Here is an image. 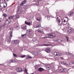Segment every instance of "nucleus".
Returning <instances> with one entry per match:
<instances>
[{
    "label": "nucleus",
    "mask_w": 74,
    "mask_h": 74,
    "mask_svg": "<svg viewBox=\"0 0 74 74\" xmlns=\"http://www.w3.org/2000/svg\"><path fill=\"white\" fill-rule=\"evenodd\" d=\"M56 18H57V21L58 25H62V23H63V20H62L61 17L59 16H58V15L57 14Z\"/></svg>",
    "instance_id": "obj_1"
},
{
    "label": "nucleus",
    "mask_w": 74,
    "mask_h": 74,
    "mask_svg": "<svg viewBox=\"0 0 74 74\" xmlns=\"http://www.w3.org/2000/svg\"><path fill=\"white\" fill-rule=\"evenodd\" d=\"M10 35L9 36V38H6V39H7V42L8 44H10V42H11V38H12V32H11L10 33Z\"/></svg>",
    "instance_id": "obj_2"
},
{
    "label": "nucleus",
    "mask_w": 74,
    "mask_h": 74,
    "mask_svg": "<svg viewBox=\"0 0 74 74\" xmlns=\"http://www.w3.org/2000/svg\"><path fill=\"white\" fill-rule=\"evenodd\" d=\"M67 29L66 30V32H66H68L69 33H72V31L73 30V29L71 27H67Z\"/></svg>",
    "instance_id": "obj_3"
},
{
    "label": "nucleus",
    "mask_w": 74,
    "mask_h": 74,
    "mask_svg": "<svg viewBox=\"0 0 74 74\" xmlns=\"http://www.w3.org/2000/svg\"><path fill=\"white\" fill-rule=\"evenodd\" d=\"M19 42H20V41L19 40H12V44H19Z\"/></svg>",
    "instance_id": "obj_4"
},
{
    "label": "nucleus",
    "mask_w": 74,
    "mask_h": 74,
    "mask_svg": "<svg viewBox=\"0 0 74 74\" xmlns=\"http://www.w3.org/2000/svg\"><path fill=\"white\" fill-rule=\"evenodd\" d=\"M66 71L67 69L64 68L61 69L59 71V73H62V72L66 73Z\"/></svg>",
    "instance_id": "obj_5"
},
{
    "label": "nucleus",
    "mask_w": 74,
    "mask_h": 74,
    "mask_svg": "<svg viewBox=\"0 0 74 74\" xmlns=\"http://www.w3.org/2000/svg\"><path fill=\"white\" fill-rule=\"evenodd\" d=\"M14 26L15 27V28H14L15 30H18L20 28V27L19 26H17V25H16V23H14Z\"/></svg>",
    "instance_id": "obj_6"
},
{
    "label": "nucleus",
    "mask_w": 74,
    "mask_h": 74,
    "mask_svg": "<svg viewBox=\"0 0 74 74\" xmlns=\"http://www.w3.org/2000/svg\"><path fill=\"white\" fill-rule=\"evenodd\" d=\"M7 4L5 3H4V4L3 3H1L0 4V7L3 8H4L5 7V6L6 5V7H7Z\"/></svg>",
    "instance_id": "obj_7"
},
{
    "label": "nucleus",
    "mask_w": 74,
    "mask_h": 74,
    "mask_svg": "<svg viewBox=\"0 0 74 74\" xmlns=\"http://www.w3.org/2000/svg\"><path fill=\"white\" fill-rule=\"evenodd\" d=\"M16 70H17V71H18V72H21L23 71V68L21 67L17 68L16 69Z\"/></svg>",
    "instance_id": "obj_8"
},
{
    "label": "nucleus",
    "mask_w": 74,
    "mask_h": 74,
    "mask_svg": "<svg viewBox=\"0 0 74 74\" xmlns=\"http://www.w3.org/2000/svg\"><path fill=\"white\" fill-rule=\"evenodd\" d=\"M46 67V69L48 70H51V65H46L45 66Z\"/></svg>",
    "instance_id": "obj_9"
},
{
    "label": "nucleus",
    "mask_w": 74,
    "mask_h": 74,
    "mask_svg": "<svg viewBox=\"0 0 74 74\" xmlns=\"http://www.w3.org/2000/svg\"><path fill=\"white\" fill-rule=\"evenodd\" d=\"M50 34V37L51 38H55V36L56 35H55V34L54 33Z\"/></svg>",
    "instance_id": "obj_10"
},
{
    "label": "nucleus",
    "mask_w": 74,
    "mask_h": 74,
    "mask_svg": "<svg viewBox=\"0 0 74 74\" xmlns=\"http://www.w3.org/2000/svg\"><path fill=\"white\" fill-rule=\"evenodd\" d=\"M51 49L47 47L46 48L45 51L47 53H49L51 52Z\"/></svg>",
    "instance_id": "obj_11"
},
{
    "label": "nucleus",
    "mask_w": 74,
    "mask_h": 74,
    "mask_svg": "<svg viewBox=\"0 0 74 74\" xmlns=\"http://www.w3.org/2000/svg\"><path fill=\"white\" fill-rule=\"evenodd\" d=\"M73 14H74V12H69L67 14V15H68V16H69L70 17L71 16H73Z\"/></svg>",
    "instance_id": "obj_12"
},
{
    "label": "nucleus",
    "mask_w": 74,
    "mask_h": 74,
    "mask_svg": "<svg viewBox=\"0 0 74 74\" xmlns=\"http://www.w3.org/2000/svg\"><path fill=\"white\" fill-rule=\"evenodd\" d=\"M50 38V34H47L46 35V36L44 37H41V38Z\"/></svg>",
    "instance_id": "obj_13"
},
{
    "label": "nucleus",
    "mask_w": 74,
    "mask_h": 74,
    "mask_svg": "<svg viewBox=\"0 0 74 74\" xmlns=\"http://www.w3.org/2000/svg\"><path fill=\"white\" fill-rule=\"evenodd\" d=\"M25 24L27 25H28L29 26H31L32 25V24L29 22H27V21H25Z\"/></svg>",
    "instance_id": "obj_14"
},
{
    "label": "nucleus",
    "mask_w": 74,
    "mask_h": 74,
    "mask_svg": "<svg viewBox=\"0 0 74 74\" xmlns=\"http://www.w3.org/2000/svg\"><path fill=\"white\" fill-rule=\"evenodd\" d=\"M10 23V20L7 19L5 21V24H7V25H8Z\"/></svg>",
    "instance_id": "obj_15"
},
{
    "label": "nucleus",
    "mask_w": 74,
    "mask_h": 74,
    "mask_svg": "<svg viewBox=\"0 0 74 74\" xmlns=\"http://www.w3.org/2000/svg\"><path fill=\"white\" fill-rule=\"evenodd\" d=\"M38 32H40V33H42L43 34V31L40 28H39L38 29Z\"/></svg>",
    "instance_id": "obj_16"
},
{
    "label": "nucleus",
    "mask_w": 74,
    "mask_h": 74,
    "mask_svg": "<svg viewBox=\"0 0 74 74\" xmlns=\"http://www.w3.org/2000/svg\"><path fill=\"white\" fill-rule=\"evenodd\" d=\"M45 18H47L48 20H49V21L50 19H51V18H52V17L51 16H46L45 17Z\"/></svg>",
    "instance_id": "obj_17"
},
{
    "label": "nucleus",
    "mask_w": 74,
    "mask_h": 74,
    "mask_svg": "<svg viewBox=\"0 0 74 74\" xmlns=\"http://www.w3.org/2000/svg\"><path fill=\"white\" fill-rule=\"evenodd\" d=\"M27 1L26 0H24L23 2L20 4V5H23V4H25L26 3V2Z\"/></svg>",
    "instance_id": "obj_18"
},
{
    "label": "nucleus",
    "mask_w": 74,
    "mask_h": 74,
    "mask_svg": "<svg viewBox=\"0 0 74 74\" xmlns=\"http://www.w3.org/2000/svg\"><path fill=\"white\" fill-rule=\"evenodd\" d=\"M32 40L34 42H35L36 43L38 42V41L37 40V39L36 38H33Z\"/></svg>",
    "instance_id": "obj_19"
},
{
    "label": "nucleus",
    "mask_w": 74,
    "mask_h": 74,
    "mask_svg": "<svg viewBox=\"0 0 74 74\" xmlns=\"http://www.w3.org/2000/svg\"><path fill=\"white\" fill-rule=\"evenodd\" d=\"M26 34H25L21 35V37L22 38H25L26 36Z\"/></svg>",
    "instance_id": "obj_20"
},
{
    "label": "nucleus",
    "mask_w": 74,
    "mask_h": 74,
    "mask_svg": "<svg viewBox=\"0 0 74 74\" xmlns=\"http://www.w3.org/2000/svg\"><path fill=\"white\" fill-rule=\"evenodd\" d=\"M57 41L58 43H61V42H62V40L60 39H57Z\"/></svg>",
    "instance_id": "obj_21"
},
{
    "label": "nucleus",
    "mask_w": 74,
    "mask_h": 74,
    "mask_svg": "<svg viewBox=\"0 0 74 74\" xmlns=\"http://www.w3.org/2000/svg\"><path fill=\"white\" fill-rule=\"evenodd\" d=\"M43 70H44V69L42 68H40L38 69V71H40V72H41V71H43Z\"/></svg>",
    "instance_id": "obj_22"
},
{
    "label": "nucleus",
    "mask_w": 74,
    "mask_h": 74,
    "mask_svg": "<svg viewBox=\"0 0 74 74\" xmlns=\"http://www.w3.org/2000/svg\"><path fill=\"white\" fill-rule=\"evenodd\" d=\"M32 30V29H28L27 30L26 32L27 33H31Z\"/></svg>",
    "instance_id": "obj_23"
},
{
    "label": "nucleus",
    "mask_w": 74,
    "mask_h": 74,
    "mask_svg": "<svg viewBox=\"0 0 74 74\" xmlns=\"http://www.w3.org/2000/svg\"><path fill=\"white\" fill-rule=\"evenodd\" d=\"M62 55L63 54H60V53H59V52H57V56H62Z\"/></svg>",
    "instance_id": "obj_24"
},
{
    "label": "nucleus",
    "mask_w": 74,
    "mask_h": 74,
    "mask_svg": "<svg viewBox=\"0 0 74 74\" xmlns=\"http://www.w3.org/2000/svg\"><path fill=\"white\" fill-rule=\"evenodd\" d=\"M26 35L28 36H32V34L31 33H29V32H26Z\"/></svg>",
    "instance_id": "obj_25"
},
{
    "label": "nucleus",
    "mask_w": 74,
    "mask_h": 74,
    "mask_svg": "<svg viewBox=\"0 0 74 74\" xmlns=\"http://www.w3.org/2000/svg\"><path fill=\"white\" fill-rule=\"evenodd\" d=\"M63 23L64 25H66L67 24V21H66L65 20H64V21L63 22Z\"/></svg>",
    "instance_id": "obj_26"
},
{
    "label": "nucleus",
    "mask_w": 74,
    "mask_h": 74,
    "mask_svg": "<svg viewBox=\"0 0 74 74\" xmlns=\"http://www.w3.org/2000/svg\"><path fill=\"white\" fill-rule=\"evenodd\" d=\"M10 63H15L16 62L15 60H10Z\"/></svg>",
    "instance_id": "obj_27"
},
{
    "label": "nucleus",
    "mask_w": 74,
    "mask_h": 74,
    "mask_svg": "<svg viewBox=\"0 0 74 74\" xmlns=\"http://www.w3.org/2000/svg\"><path fill=\"white\" fill-rule=\"evenodd\" d=\"M38 26H36V27H37V28H38V27H40L41 26V24H40V23H38Z\"/></svg>",
    "instance_id": "obj_28"
},
{
    "label": "nucleus",
    "mask_w": 74,
    "mask_h": 74,
    "mask_svg": "<svg viewBox=\"0 0 74 74\" xmlns=\"http://www.w3.org/2000/svg\"><path fill=\"white\" fill-rule=\"evenodd\" d=\"M48 45H45H45L42 44L41 45H40V46L42 47V46H48Z\"/></svg>",
    "instance_id": "obj_29"
},
{
    "label": "nucleus",
    "mask_w": 74,
    "mask_h": 74,
    "mask_svg": "<svg viewBox=\"0 0 74 74\" xmlns=\"http://www.w3.org/2000/svg\"><path fill=\"white\" fill-rule=\"evenodd\" d=\"M26 56V55H23L22 56H21L20 57L21 58H25Z\"/></svg>",
    "instance_id": "obj_30"
},
{
    "label": "nucleus",
    "mask_w": 74,
    "mask_h": 74,
    "mask_svg": "<svg viewBox=\"0 0 74 74\" xmlns=\"http://www.w3.org/2000/svg\"><path fill=\"white\" fill-rule=\"evenodd\" d=\"M24 71L25 72V73H26V74H27V69L25 68Z\"/></svg>",
    "instance_id": "obj_31"
},
{
    "label": "nucleus",
    "mask_w": 74,
    "mask_h": 74,
    "mask_svg": "<svg viewBox=\"0 0 74 74\" xmlns=\"http://www.w3.org/2000/svg\"><path fill=\"white\" fill-rule=\"evenodd\" d=\"M13 18H14V16H12L10 17L9 18V20H10V19H12Z\"/></svg>",
    "instance_id": "obj_32"
},
{
    "label": "nucleus",
    "mask_w": 74,
    "mask_h": 74,
    "mask_svg": "<svg viewBox=\"0 0 74 74\" xmlns=\"http://www.w3.org/2000/svg\"><path fill=\"white\" fill-rule=\"evenodd\" d=\"M23 30H26V26L23 27Z\"/></svg>",
    "instance_id": "obj_33"
},
{
    "label": "nucleus",
    "mask_w": 74,
    "mask_h": 74,
    "mask_svg": "<svg viewBox=\"0 0 74 74\" xmlns=\"http://www.w3.org/2000/svg\"><path fill=\"white\" fill-rule=\"evenodd\" d=\"M66 39L67 41L68 42V41H69V38L68 36H66Z\"/></svg>",
    "instance_id": "obj_34"
},
{
    "label": "nucleus",
    "mask_w": 74,
    "mask_h": 74,
    "mask_svg": "<svg viewBox=\"0 0 74 74\" xmlns=\"http://www.w3.org/2000/svg\"><path fill=\"white\" fill-rule=\"evenodd\" d=\"M25 10V8H23L21 9V10L22 11H24Z\"/></svg>",
    "instance_id": "obj_35"
},
{
    "label": "nucleus",
    "mask_w": 74,
    "mask_h": 74,
    "mask_svg": "<svg viewBox=\"0 0 74 74\" xmlns=\"http://www.w3.org/2000/svg\"><path fill=\"white\" fill-rule=\"evenodd\" d=\"M27 58H28V59H31L32 58V57L30 56H27Z\"/></svg>",
    "instance_id": "obj_36"
},
{
    "label": "nucleus",
    "mask_w": 74,
    "mask_h": 74,
    "mask_svg": "<svg viewBox=\"0 0 74 74\" xmlns=\"http://www.w3.org/2000/svg\"><path fill=\"white\" fill-rule=\"evenodd\" d=\"M3 16L5 18L7 17V16L6 14H3Z\"/></svg>",
    "instance_id": "obj_37"
},
{
    "label": "nucleus",
    "mask_w": 74,
    "mask_h": 74,
    "mask_svg": "<svg viewBox=\"0 0 74 74\" xmlns=\"http://www.w3.org/2000/svg\"><path fill=\"white\" fill-rule=\"evenodd\" d=\"M54 54L55 56H57V52H55L54 53Z\"/></svg>",
    "instance_id": "obj_38"
},
{
    "label": "nucleus",
    "mask_w": 74,
    "mask_h": 74,
    "mask_svg": "<svg viewBox=\"0 0 74 74\" xmlns=\"http://www.w3.org/2000/svg\"><path fill=\"white\" fill-rule=\"evenodd\" d=\"M36 5L38 6V5L39 4V2H36Z\"/></svg>",
    "instance_id": "obj_39"
},
{
    "label": "nucleus",
    "mask_w": 74,
    "mask_h": 74,
    "mask_svg": "<svg viewBox=\"0 0 74 74\" xmlns=\"http://www.w3.org/2000/svg\"><path fill=\"white\" fill-rule=\"evenodd\" d=\"M36 20L40 22V18H37Z\"/></svg>",
    "instance_id": "obj_40"
},
{
    "label": "nucleus",
    "mask_w": 74,
    "mask_h": 74,
    "mask_svg": "<svg viewBox=\"0 0 74 74\" xmlns=\"http://www.w3.org/2000/svg\"><path fill=\"white\" fill-rule=\"evenodd\" d=\"M13 56H15V57H16V56H17L16 55V54H15L14 53H13Z\"/></svg>",
    "instance_id": "obj_41"
},
{
    "label": "nucleus",
    "mask_w": 74,
    "mask_h": 74,
    "mask_svg": "<svg viewBox=\"0 0 74 74\" xmlns=\"http://www.w3.org/2000/svg\"><path fill=\"white\" fill-rule=\"evenodd\" d=\"M20 13V12H19V11H17V14H19Z\"/></svg>",
    "instance_id": "obj_42"
},
{
    "label": "nucleus",
    "mask_w": 74,
    "mask_h": 74,
    "mask_svg": "<svg viewBox=\"0 0 74 74\" xmlns=\"http://www.w3.org/2000/svg\"><path fill=\"white\" fill-rule=\"evenodd\" d=\"M71 67L72 68H73V69H74V66H73V67L72 66H71Z\"/></svg>",
    "instance_id": "obj_43"
},
{
    "label": "nucleus",
    "mask_w": 74,
    "mask_h": 74,
    "mask_svg": "<svg viewBox=\"0 0 74 74\" xmlns=\"http://www.w3.org/2000/svg\"><path fill=\"white\" fill-rule=\"evenodd\" d=\"M72 64H74V62H72Z\"/></svg>",
    "instance_id": "obj_44"
},
{
    "label": "nucleus",
    "mask_w": 74,
    "mask_h": 74,
    "mask_svg": "<svg viewBox=\"0 0 74 74\" xmlns=\"http://www.w3.org/2000/svg\"><path fill=\"white\" fill-rule=\"evenodd\" d=\"M1 18H0V22H1Z\"/></svg>",
    "instance_id": "obj_45"
},
{
    "label": "nucleus",
    "mask_w": 74,
    "mask_h": 74,
    "mask_svg": "<svg viewBox=\"0 0 74 74\" xmlns=\"http://www.w3.org/2000/svg\"><path fill=\"white\" fill-rule=\"evenodd\" d=\"M39 1H42V0H38Z\"/></svg>",
    "instance_id": "obj_46"
},
{
    "label": "nucleus",
    "mask_w": 74,
    "mask_h": 74,
    "mask_svg": "<svg viewBox=\"0 0 74 74\" xmlns=\"http://www.w3.org/2000/svg\"><path fill=\"white\" fill-rule=\"evenodd\" d=\"M2 1H5V0H2Z\"/></svg>",
    "instance_id": "obj_47"
},
{
    "label": "nucleus",
    "mask_w": 74,
    "mask_h": 74,
    "mask_svg": "<svg viewBox=\"0 0 74 74\" xmlns=\"http://www.w3.org/2000/svg\"><path fill=\"white\" fill-rule=\"evenodd\" d=\"M5 2L7 1H8V0H5Z\"/></svg>",
    "instance_id": "obj_48"
},
{
    "label": "nucleus",
    "mask_w": 74,
    "mask_h": 74,
    "mask_svg": "<svg viewBox=\"0 0 74 74\" xmlns=\"http://www.w3.org/2000/svg\"><path fill=\"white\" fill-rule=\"evenodd\" d=\"M1 29V27H0V29Z\"/></svg>",
    "instance_id": "obj_49"
},
{
    "label": "nucleus",
    "mask_w": 74,
    "mask_h": 74,
    "mask_svg": "<svg viewBox=\"0 0 74 74\" xmlns=\"http://www.w3.org/2000/svg\"><path fill=\"white\" fill-rule=\"evenodd\" d=\"M0 10H2V8L0 9Z\"/></svg>",
    "instance_id": "obj_50"
},
{
    "label": "nucleus",
    "mask_w": 74,
    "mask_h": 74,
    "mask_svg": "<svg viewBox=\"0 0 74 74\" xmlns=\"http://www.w3.org/2000/svg\"><path fill=\"white\" fill-rule=\"evenodd\" d=\"M1 65H2V64H0V66H1Z\"/></svg>",
    "instance_id": "obj_51"
},
{
    "label": "nucleus",
    "mask_w": 74,
    "mask_h": 74,
    "mask_svg": "<svg viewBox=\"0 0 74 74\" xmlns=\"http://www.w3.org/2000/svg\"><path fill=\"white\" fill-rule=\"evenodd\" d=\"M65 64V63H64V64Z\"/></svg>",
    "instance_id": "obj_52"
},
{
    "label": "nucleus",
    "mask_w": 74,
    "mask_h": 74,
    "mask_svg": "<svg viewBox=\"0 0 74 74\" xmlns=\"http://www.w3.org/2000/svg\"><path fill=\"white\" fill-rule=\"evenodd\" d=\"M68 53V54H69V53Z\"/></svg>",
    "instance_id": "obj_53"
},
{
    "label": "nucleus",
    "mask_w": 74,
    "mask_h": 74,
    "mask_svg": "<svg viewBox=\"0 0 74 74\" xmlns=\"http://www.w3.org/2000/svg\"><path fill=\"white\" fill-rule=\"evenodd\" d=\"M57 13H57V12H56V14H57Z\"/></svg>",
    "instance_id": "obj_54"
},
{
    "label": "nucleus",
    "mask_w": 74,
    "mask_h": 74,
    "mask_svg": "<svg viewBox=\"0 0 74 74\" xmlns=\"http://www.w3.org/2000/svg\"><path fill=\"white\" fill-rule=\"evenodd\" d=\"M66 18H67V17H66Z\"/></svg>",
    "instance_id": "obj_55"
}]
</instances>
